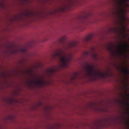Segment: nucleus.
Instances as JSON below:
<instances>
[{
	"label": "nucleus",
	"mask_w": 129,
	"mask_h": 129,
	"mask_svg": "<svg viewBox=\"0 0 129 129\" xmlns=\"http://www.w3.org/2000/svg\"><path fill=\"white\" fill-rule=\"evenodd\" d=\"M123 1L124 2H129V0H123Z\"/></svg>",
	"instance_id": "16"
},
{
	"label": "nucleus",
	"mask_w": 129,
	"mask_h": 129,
	"mask_svg": "<svg viewBox=\"0 0 129 129\" xmlns=\"http://www.w3.org/2000/svg\"><path fill=\"white\" fill-rule=\"evenodd\" d=\"M34 82L40 87H42L46 84V82L43 80L35 81H34Z\"/></svg>",
	"instance_id": "6"
},
{
	"label": "nucleus",
	"mask_w": 129,
	"mask_h": 129,
	"mask_svg": "<svg viewBox=\"0 0 129 129\" xmlns=\"http://www.w3.org/2000/svg\"><path fill=\"white\" fill-rule=\"evenodd\" d=\"M61 66H64V67H65L66 66H67V65H60Z\"/></svg>",
	"instance_id": "18"
},
{
	"label": "nucleus",
	"mask_w": 129,
	"mask_h": 129,
	"mask_svg": "<svg viewBox=\"0 0 129 129\" xmlns=\"http://www.w3.org/2000/svg\"><path fill=\"white\" fill-rule=\"evenodd\" d=\"M123 89H124L123 90H124V91H127V90L126 89V86H123Z\"/></svg>",
	"instance_id": "15"
},
{
	"label": "nucleus",
	"mask_w": 129,
	"mask_h": 129,
	"mask_svg": "<svg viewBox=\"0 0 129 129\" xmlns=\"http://www.w3.org/2000/svg\"><path fill=\"white\" fill-rule=\"evenodd\" d=\"M128 47V44L124 43H121L119 47H117V52L120 56L124 57L126 56Z\"/></svg>",
	"instance_id": "3"
},
{
	"label": "nucleus",
	"mask_w": 129,
	"mask_h": 129,
	"mask_svg": "<svg viewBox=\"0 0 129 129\" xmlns=\"http://www.w3.org/2000/svg\"><path fill=\"white\" fill-rule=\"evenodd\" d=\"M37 64H37H38V63H36V64Z\"/></svg>",
	"instance_id": "21"
},
{
	"label": "nucleus",
	"mask_w": 129,
	"mask_h": 129,
	"mask_svg": "<svg viewBox=\"0 0 129 129\" xmlns=\"http://www.w3.org/2000/svg\"><path fill=\"white\" fill-rule=\"evenodd\" d=\"M123 95L124 100L127 104L128 105L129 103L127 99L129 98V93H125Z\"/></svg>",
	"instance_id": "8"
},
{
	"label": "nucleus",
	"mask_w": 129,
	"mask_h": 129,
	"mask_svg": "<svg viewBox=\"0 0 129 129\" xmlns=\"http://www.w3.org/2000/svg\"><path fill=\"white\" fill-rule=\"evenodd\" d=\"M86 55H88V52H86Z\"/></svg>",
	"instance_id": "19"
},
{
	"label": "nucleus",
	"mask_w": 129,
	"mask_h": 129,
	"mask_svg": "<svg viewBox=\"0 0 129 129\" xmlns=\"http://www.w3.org/2000/svg\"><path fill=\"white\" fill-rule=\"evenodd\" d=\"M88 65V66H89L90 65Z\"/></svg>",
	"instance_id": "23"
},
{
	"label": "nucleus",
	"mask_w": 129,
	"mask_h": 129,
	"mask_svg": "<svg viewBox=\"0 0 129 129\" xmlns=\"http://www.w3.org/2000/svg\"><path fill=\"white\" fill-rule=\"evenodd\" d=\"M117 29V30H118V31H119V29L118 28H117V29Z\"/></svg>",
	"instance_id": "20"
},
{
	"label": "nucleus",
	"mask_w": 129,
	"mask_h": 129,
	"mask_svg": "<svg viewBox=\"0 0 129 129\" xmlns=\"http://www.w3.org/2000/svg\"><path fill=\"white\" fill-rule=\"evenodd\" d=\"M107 49L110 51L112 52L113 53L114 52L113 51V48L112 45H110L108 46L107 47Z\"/></svg>",
	"instance_id": "10"
},
{
	"label": "nucleus",
	"mask_w": 129,
	"mask_h": 129,
	"mask_svg": "<svg viewBox=\"0 0 129 129\" xmlns=\"http://www.w3.org/2000/svg\"><path fill=\"white\" fill-rule=\"evenodd\" d=\"M120 71L124 75L129 76V66L128 65H119Z\"/></svg>",
	"instance_id": "4"
},
{
	"label": "nucleus",
	"mask_w": 129,
	"mask_h": 129,
	"mask_svg": "<svg viewBox=\"0 0 129 129\" xmlns=\"http://www.w3.org/2000/svg\"><path fill=\"white\" fill-rule=\"evenodd\" d=\"M49 72L50 73H52L54 71V70L53 69H51L50 70H49Z\"/></svg>",
	"instance_id": "14"
},
{
	"label": "nucleus",
	"mask_w": 129,
	"mask_h": 129,
	"mask_svg": "<svg viewBox=\"0 0 129 129\" xmlns=\"http://www.w3.org/2000/svg\"><path fill=\"white\" fill-rule=\"evenodd\" d=\"M89 64V65H90V64H91V63H86V64Z\"/></svg>",
	"instance_id": "17"
},
{
	"label": "nucleus",
	"mask_w": 129,
	"mask_h": 129,
	"mask_svg": "<svg viewBox=\"0 0 129 129\" xmlns=\"http://www.w3.org/2000/svg\"><path fill=\"white\" fill-rule=\"evenodd\" d=\"M91 56L93 59L95 61H98L99 57V55L94 51H91Z\"/></svg>",
	"instance_id": "7"
},
{
	"label": "nucleus",
	"mask_w": 129,
	"mask_h": 129,
	"mask_svg": "<svg viewBox=\"0 0 129 129\" xmlns=\"http://www.w3.org/2000/svg\"><path fill=\"white\" fill-rule=\"evenodd\" d=\"M87 69L89 75L91 76H95L98 75L101 76L103 78H104L108 75L107 73H101L99 71L96 70L91 66H88Z\"/></svg>",
	"instance_id": "2"
},
{
	"label": "nucleus",
	"mask_w": 129,
	"mask_h": 129,
	"mask_svg": "<svg viewBox=\"0 0 129 129\" xmlns=\"http://www.w3.org/2000/svg\"><path fill=\"white\" fill-rule=\"evenodd\" d=\"M28 62V58L27 57H25L21 59L19 61L20 63H24Z\"/></svg>",
	"instance_id": "9"
},
{
	"label": "nucleus",
	"mask_w": 129,
	"mask_h": 129,
	"mask_svg": "<svg viewBox=\"0 0 129 129\" xmlns=\"http://www.w3.org/2000/svg\"><path fill=\"white\" fill-rule=\"evenodd\" d=\"M22 51L24 52H26V49H21Z\"/></svg>",
	"instance_id": "13"
},
{
	"label": "nucleus",
	"mask_w": 129,
	"mask_h": 129,
	"mask_svg": "<svg viewBox=\"0 0 129 129\" xmlns=\"http://www.w3.org/2000/svg\"><path fill=\"white\" fill-rule=\"evenodd\" d=\"M73 53L71 51L67 53L65 52L64 49H60L57 50L53 54V58L57 59L61 63V64H68L71 61Z\"/></svg>",
	"instance_id": "1"
},
{
	"label": "nucleus",
	"mask_w": 129,
	"mask_h": 129,
	"mask_svg": "<svg viewBox=\"0 0 129 129\" xmlns=\"http://www.w3.org/2000/svg\"><path fill=\"white\" fill-rule=\"evenodd\" d=\"M124 64V65H125V64Z\"/></svg>",
	"instance_id": "22"
},
{
	"label": "nucleus",
	"mask_w": 129,
	"mask_h": 129,
	"mask_svg": "<svg viewBox=\"0 0 129 129\" xmlns=\"http://www.w3.org/2000/svg\"><path fill=\"white\" fill-rule=\"evenodd\" d=\"M78 44V42H77L68 43L65 46H64V48L66 49L73 48L77 46Z\"/></svg>",
	"instance_id": "5"
},
{
	"label": "nucleus",
	"mask_w": 129,
	"mask_h": 129,
	"mask_svg": "<svg viewBox=\"0 0 129 129\" xmlns=\"http://www.w3.org/2000/svg\"><path fill=\"white\" fill-rule=\"evenodd\" d=\"M92 38V35H90L87 36L85 38V40L86 41H89Z\"/></svg>",
	"instance_id": "11"
},
{
	"label": "nucleus",
	"mask_w": 129,
	"mask_h": 129,
	"mask_svg": "<svg viewBox=\"0 0 129 129\" xmlns=\"http://www.w3.org/2000/svg\"><path fill=\"white\" fill-rule=\"evenodd\" d=\"M66 40V38L65 37L63 36L60 39V41L62 42L63 41H65Z\"/></svg>",
	"instance_id": "12"
}]
</instances>
